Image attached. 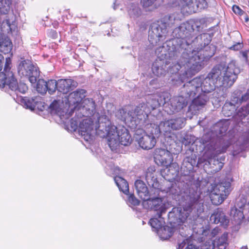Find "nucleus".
<instances>
[{"label":"nucleus","instance_id":"bf43d9fd","mask_svg":"<svg viewBox=\"0 0 249 249\" xmlns=\"http://www.w3.org/2000/svg\"><path fill=\"white\" fill-rule=\"evenodd\" d=\"M161 191L160 185H158L157 187H156L155 186L150 187V190H149V193L148 194V197H159Z\"/></svg>","mask_w":249,"mask_h":249},{"label":"nucleus","instance_id":"603ef678","mask_svg":"<svg viewBox=\"0 0 249 249\" xmlns=\"http://www.w3.org/2000/svg\"><path fill=\"white\" fill-rule=\"evenodd\" d=\"M236 116L240 120L245 118L249 114V104L241 107L238 109H236Z\"/></svg>","mask_w":249,"mask_h":249},{"label":"nucleus","instance_id":"7ed1b4c3","mask_svg":"<svg viewBox=\"0 0 249 249\" xmlns=\"http://www.w3.org/2000/svg\"><path fill=\"white\" fill-rule=\"evenodd\" d=\"M199 27L197 23L186 22L175 28L172 32L174 38L167 40L162 45L169 49L170 55L178 56L180 52L192 49L191 42L194 37L195 28Z\"/></svg>","mask_w":249,"mask_h":249},{"label":"nucleus","instance_id":"e433bc0d","mask_svg":"<svg viewBox=\"0 0 249 249\" xmlns=\"http://www.w3.org/2000/svg\"><path fill=\"white\" fill-rule=\"evenodd\" d=\"M176 231H178L177 227L164 225L160 230H158L157 233L161 239L164 240L170 238Z\"/></svg>","mask_w":249,"mask_h":249},{"label":"nucleus","instance_id":"20e7f679","mask_svg":"<svg viewBox=\"0 0 249 249\" xmlns=\"http://www.w3.org/2000/svg\"><path fill=\"white\" fill-rule=\"evenodd\" d=\"M229 128L227 121H220L215 124L211 131L205 133L200 140L206 151H213L217 148H227L230 144L227 131Z\"/></svg>","mask_w":249,"mask_h":249},{"label":"nucleus","instance_id":"e2e57ef3","mask_svg":"<svg viewBox=\"0 0 249 249\" xmlns=\"http://www.w3.org/2000/svg\"><path fill=\"white\" fill-rule=\"evenodd\" d=\"M182 144L185 145L184 148L185 151H186V150L188 149L189 148H193V147H192L190 146V144L191 143L193 144L194 143V139H192L190 136L189 135H186L182 140Z\"/></svg>","mask_w":249,"mask_h":249},{"label":"nucleus","instance_id":"f3484780","mask_svg":"<svg viewBox=\"0 0 249 249\" xmlns=\"http://www.w3.org/2000/svg\"><path fill=\"white\" fill-rule=\"evenodd\" d=\"M95 107V103L92 99H85L75 111L76 115L79 118H94L96 114Z\"/></svg>","mask_w":249,"mask_h":249},{"label":"nucleus","instance_id":"49530a36","mask_svg":"<svg viewBox=\"0 0 249 249\" xmlns=\"http://www.w3.org/2000/svg\"><path fill=\"white\" fill-rule=\"evenodd\" d=\"M128 13L131 18H136L142 14V11L138 4L132 3L128 7Z\"/></svg>","mask_w":249,"mask_h":249},{"label":"nucleus","instance_id":"a878e982","mask_svg":"<svg viewBox=\"0 0 249 249\" xmlns=\"http://www.w3.org/2000/svg\"><path fill=\"white\" fill-rule=\"evenodd\" d=\"M77 85L78 83L72 79H59L57 80V91L65 95L73 90Z\"/></svg>","mask_w":249,"mask_h":249},{"label":"nucleus","instance_id":"bb28decb","mask_svg":"<svg viewBox=\"0 0 249 249\" xmlns=\"http://www.w3.org/2000/svg\"><path fill=\"white\" fill-rule=\"evenodd\" d=\"M13 48V43L8 36L0 31V52L5 54H9L10 59L13 56L11 53Z\"/></svg>","mask_w":249,"mask_h":249},{"label":"nucleus","instance_id":"ddd939ff","mask_svg":"<svg viewBox=\"0 0 249 249\" xmlns=\"http://www.w3.org/2000/svg\"><path fill=\"white\" fill-rule=\"evenodd\" d=\"M150 113V109L144 103L139 104L133 112H130V116H132L130 121L132 125H135V128H136L138 124H142L149 122L148 117Z\"/></svg>","mask_w":249,"mask_h":249},{"label":"nucleus","instance_id":"c03bdc74","mask_svg":"<svg viewBox=\"0 0 249 249\" xmlns=\"http://www.w3.org/2000/svg\"><path fill=\"white\" fill-rule=\"evenodd\" d=\"M227 239L228 233L224 232L220 237L213 241V245L216 246L219 249H225L228 245Z\"/></svg>","mask_w":249,"mask_h":249},{"label":"nucleus","instance_id":"ea45409f","mask_svg":"<svg viewBox=\"0 0 249 249\" xmlns=\"http://www.w3.org/2000/svg\"><path fill=\"white\" fill-rule=\"evenodd\" d=\"M148 223L151 226L153 231L157 232L158 230H160L165 223L162 215L159 217L158 214H155L153 217L150 219Z\"/></svg>","mask_w":249,"mask_h":249},{"label":"nucleus","instance_id":"79ce46f5","mask_svg":"<svg viewBox=\"0 0 249 249\" xmlns=\"http://www.w3.org/2000/svg\"><path fill=\"white\" fill-rule=\"evenodd\" d=\"M114 180L120 191L124 194L129 193V185L125 179L120 176H116Z\"/></svg>","mask_w":249,"mask_h":249},{"label":"nucleus","instance_id":"6e6552de","mask_svg":"<svg viewBox=\"0 0 249 249\" xmlns=\"http://www.w3.org/2000/svg\"><path fill=\"white\" fill-rule=\"evenodd\" d=\"M166 47L162 45L155 50L157 58L153 63L151 70L153 74L158 77L164 76L167 73L168 63L167 54Z\"/></svg>","mask_w":249,"mask_h":249},{"label":"nucleus","instance_id":"c756f323","mask_svg":"<svg viewBox=\"0 0 249 249\" xmlns=\"http://www.w3.org/2000/svg\"><path fill=\"white\" fill-rule=\"evenodd\" d=\"M116 136L120 141L121 145L128 146L132 141L131 135L128 130L124 126L117 127Z\"/></svg>","mask_w":249,"mask_h":249},{"label":"nucleus","instance_id":"6e6d98bb","mask_svg":"<svg viewBox=\"0 0 249 249\" xmlns=\"http://www.w3.org/2000/svg\"><path fill=\"white\" fill-rule=\"evenodd\" d=\"M116 117L122 121H130L132 116H130V112L127 113L123 108L120 109L116 113Z\"/></svg>","mask_w":249,"mask_h":249},{"label":"nucleus","instance_id":"864d4df0","mask_svg":"<svg viewBox=\"0 0 249 249\" xmlns=\"http://www.w3.org/2000/svg\"><path fill=\"white\" fill-rule=\"evenodd\" d=\"M15 16L13 14H8V16H6V18L3 19L2 24L5 23L8 27V30L12 31L13 26H15Z\"/></svg>","mask_w":249,"mask_h":249},{"label":"nucleus","instance_id":"f03ea898","mask_svg":"<svg viewBox=\"0 0 249 249\" xmlns=\"http://www.w3.org/2000/svg\"><path fill=\"white\" fill-rule=\"evenodd\" d=\"M239 68L236 66L235 61H231L228 65L220 63L215 66L202 81L200 77H196L199 80V92L209 93L213 91L216 87H231L237 78L240 73Z\"/></svg>","mask_w":249,"mask_h":249},{"label":"nucleus","instance_id":"b1692460","mask_svg":"<svg viewBox=\"0 0 249 249\" xmlns=\"http://www.w3.org/2000/svg\"><path fill=\"white\" fill-rule=\"evenodd\" d=\"M167 50L166 54H167V59L168 63L169 64L167 65V72L173 74L178 72L180 69L183 68L182 63L181 62V56H178V58H174L170 55V52L169 49Z\"/></svg>","mask_w":249,"mask_h":249},{"label":"nucleus","instance_id":"5701e85b","mask_svg":"<svg viewBox=\"0 0 249 249\" xmlns=\"http://www.w3.org/2000/svg\"><path fill=\"white\" fill-rule=\"evenodd\" d=\"M142 125H144L145 132L152 137H154L155 139L159 138L160 136H164L163 126H161V122L160 124L155 123H144Z\"/></svg>","mask_w":249,"mask_h":249},{"label":"nucleus","instance_id":"9b49d317","mask_svg":"<svg viewBox=\"0 0 249 249\" xmlns=\"http://www.w3.org/2000/svg\"><path fill=\"white\" fill-rule=\"evenodd\" d=\"M184 158L180 167V174L182 176H189L195 171L197 167L196 152L193 148H189L183 153Z\"/></svg>","mask_w":249,"mask_h":249},{"label":"nucleus","instance_id":"1a4fd4ad","mask_svg":"<svg viewBox=\"0 0 249 249\" xmlns=\"http://www.w3.org/2000/svg\"><path fill=\"white\" fill-rule=\"evenodd\" d=\"M177 143L173 141L170 144L169 149L157 148L154 150L153 153L154 159L155 163L159 166H167L170 164L173 161V154H177V151L173 149H175V146Z\"/></svg>","mask_w":249,"mask_h":249},{"label":"nucleus","instance_id":"680f3d73","mask_svg":"<svg viewBox=\"0 0 249 249\" xmlns=\"http://www.w3.org/2000/svg\"><path fill=\"white\" fill-rule=\"evenodd\" d=\"M213 20L212 18L208 17L202 18L198 20H196V22L194 23H197L199 25V27L196 28L197 31H199L200 27V25H207L208 23L211 22Z\"/></svg>","mask_w":249,"mask_h":249},{"label":"nucleus","instance_id":"39448f33","mask_svg":"<svg viewBox=\"0 0 249 249\" xmlns=\"http://www.w3.org/2000/svg\"><path fill=\"white\" fill-rule=\"evenodd\" d=\"M4 62V57L0 54V71L2 69ZM11 64L12 60L10 57H6L3 71L0 72V89H3L5 91L7 90H10L16 93L18 92L25 93L28 90V86L21 82H18L17 78L11 71Z\"/></svg>","mask_w":249,"mask_h":249},{"label":"nucleus","instance_id":"412c9836","mask_svg":"<svg viewBox=\"0 0 249 249\" xmlns=\"http://www.w3.org/2000/svg\"><path fill=\"white\" fill-rule=\"evenodd\" d=\"M199 94L196 98H194L191 101V103L188 107V111L192 113L196 114L202 108L204 107L206 103L209 101V98L206 94L198 93Z\"/></svg>","mask_w":249,"mask_h":249},{"label":"nucleus","instance_id":"09e8293b","mask_svg":"<svg viewBox=\"0 0 249 249\" xmlns=\"http://www.w3.org/2000/svg\"><path fill=\"white\" fill-rule=\"evenodd\" d=\"M36 89L38 93L44 95L47 92V81L42 78H38L36 82Z\"/></svg>","mask_w":249,"mask_h":249},{"label":"nucleus","instance_id":"f257e3e1","mask_svg":"<svg viewBox=\"0 0 249 249\" xmlns=\"http://www.w3.org/2000/svg\"><path fill=\"white\" fill-rule=\"evenodd\" d=\"M169 196L178 201V206L173 207L168 213V222L172 226L177 227L178 233L184 237H188L190 230L188 220L190 213L200 205V194L198 187L179 180L172 183L167 190ZM190 223V222H189Z\"/></svg>","mask_w":249,"mask_h":249},{"label":"nucleus","instance_id":"4468645a","mask_svg":"<svg viewBox=\"0 0 249 249\" xmlns=\"http://www.w3.org/2000/svg\"><path fill=\"white\" fill-rule=\"evenodd\" d=\"M197 78H194L192 80L186 82L179 89V94L184 98L188 103L196 95L199 93V87L200 83Z\"/></svg>","mask_w":249,"mask_h":249},{"label":"nucleus","instance_id":"a18cd8bd","mask_svg":"<svg viewBox=\"0 0 249 249\" xmlns=\"http://www.w3.org/2000/svg\"><path fill=\"white\" fill-rule=\"evenodd\" d=\"M210 197L212 203L214 205H219L226 198V197L224 196L222 194L214 192L213 190L211 192Z\"/></svg>","mask_w":249,"mask_h":249},{"label":"nucleus","instance_id":"f704fd0d","mask_svg":"<svg viewBox=\"0 0 249 249\" xmlns=\"http://www.w3.org/2000/svg\"><path fill=\"white\" fill-rule=\"evenodd\" d=\"M135 187L139 197L143 201L148 196L149 190L144 181L137 179L135 182Z\"/></svg>","mask_w":249,"mask_h":249},{"label":"nucleus","instance_id":"3c124183","mask_svg":"<svg viewBox=\"0 0 249 249\" xmlns=\"http://www.w3.org/2000/svg\"><path fill=\"white\" fill-rule=\"evenodd\" d=\"M37 99V97H25L22 99V103L26 108L30 109L31 110H35V107Z\"/></svg>","mask_w":249,"mask_h":249},{"label":"nucleus","instance_id":"c85d7f7f","mask_svg":"<svg viewBox=\"0 0 249 249\" xmlns=\"http://www.w3.org/2000/svg\"><path fill=\"white\" fill-rule=\"evenodd\" d=\"M188 104L186 101H185L179 94L178 97H174L170 100V103L168 105V108L170 112L166 110L168 113L173 114L180 111L184 107Z\"/></svg>","mask_w":249,"mask_h":249},{"label":"nucleus","instance_id":"69168bd1","mask_svg":"<svg viewBox=\"0 0 249 249\" xmlns=\"http://www.w3.org/2000/svg\"><path fill=\"white\" fill-rule=\"evenodd\" d=\"M234 99L232 100L231 101L234 102L235 103L238 104V102L242 103L243 102H246L249 99V95L247 93H245L243 95L241 98L234 97Z\"/></svg>","mask_w":249,"mask_h":249},{"label":"nucleus","instance_id":"774afa93","mask_svg":"<svg viewBox=\"0 0 249 249\" xmlns=\"http://www.w3.org/2000/svg\"><path fill=\"white\" fill-rule=\"evenodd\" d=\"M233 12L235 14H238L240 16L244 15L245 12L242 10L238 6L236 5H233L232 7Z\"/></svg>","mask_w":249,"mask_h":249},{"label":"nucleus","instance_id":"4c0bfd02","mask_svg":"<svg viewBox=\"0 0 249 249\" xmlns=\"http://www.w3.org/2000/svg\"><path fill=\"white\" fill-rule=\"evenodd\" d=\"M231 183L230 181L223 180L216 184L213 190L218 193L222 194L227 197L231 192Z\"/></svg>","mask_w":249,"mask_h":249},{"label":"nucleus","instance_id":"f8f14e48","mask_svg":"<svg viewBox=\"0 0 249 249\" xmlns=\"http://www.w3.org/2000/svg\"><path fill=\"white\" fill-rule=\"evenodd\" d=\"M86 90L84 89H77L75 91L71 92L69 95H65V99L62 102H65L68 104L70 111L68 116H71L74 111L81 104V102L86 96Z\"/></svg>","mask_w":249,"mask_h":249},{"label":"nucleus","instance_id":"9d476101","mask_svg":"<svg viewBox=\"0 0 249 249\" xmlns=\"http://www.w3.org/2000/svg\"><path fill=\"white\" fill-rule=\"evenodd\" d=\"M165 23H153L148 32V40L153 46L162 44L167 34Z\"/></svg>","mask_w":249,"mask_h":249},{"label":"nucleus","instance_id":"7c9ffc66","mask_svg":"<svg viewBox=\"0 0 249 249\" xmlns=\"http://www.w3.org/2000/svg\"><path fill=\"white\" fill-rule=\"evenodd\" d=\"M117 127L116 126H112L111 130L109 131V133L107 135H105L106 137L107 138V143L111 150H115L117 149L118 147L121 145L120 141L117 136Z\"/></svg>","mask_w":249,"mask_h":249},{"label":"nucleus","instance_id":"de8ad7c7","mask_svg":"<svg viewBox=\"0 0 249 249\" xmlns=\"http://www.w3.org/2000/svg\"><path fill=\"white\" fill-rule=\"evenodd\" d=\"M208 162L210 165V168L212 169L211 172L214 173H216L221 170L224 165L223 162L214 158L210 159L208 160Z\"/></svg>","mask_w":249,"mask_h":249},{"label":"nucleus","instance_id":"a19ab883","mask_svg":"<svg viewBox=\"0 0 249 249\" xmlns=\"http://www.w3.org/2000/svg\"><path fill=\"white\" fill-rule=\"evenodd\" d=\"M219 231V229L217 227L211 230L210 225H207L205 227L202 226L200 231H197V233L205 236H208L209 238H213L217 235Z\"/></svg>","mask_w":249,"mask_h":249},{"label":"nucleus","instance_id":"aec40b11","mask_svg":"<svg viewBox=\"0 0 249 249\" xmlns=\"http://www.w3.org/2000/svg\"><path fill=\"white\" fill-rule=\"evenodd\" d=\"M210 220L212 223L219 224L224 228L228 227L230 222V219L225 212L219 208L213 211L210 217Z\"/></svg>","mask_w":249,"mask_h":249},{"label":"nucleus","instance_id":"0eeeda50","mask_svg":"<svg viewBox=\"0 0 249 249\" xmlns=\"http://www.w3.org/2000/svg\"><path fill=\"white\" fill-rule=\"evenodd\" d=\"M18 72L21 77L27 78L31 84H36L40 76V70L36 63L30 59L21 58L18 61Z\"/></svg>","mask_w":249,"mask_h":249},{"label":"nucleus","instance_id":"393cba45","mask_svg":"<svg viewBox=\"0 0 249 249\" xmlns=\"http://www.w3.org/2000/svg\"><path fill=\"white\" fill-rule=\"evenodd\" d=\"M182 3L183 7L188 8L190 13L200 11L208 6L206 0H185Z\"/></svg>","mask_w":249,"mask_h":249},{"label":"nucleus","instance_id":"37998d69","mask_svg":"<svg viewBox=\"0 0 249 249\" xmlns=\"http://www.w3.org/2000/svg\"><path fill=\"white\" fill-rule=\"evenodd\" d=\"M231 219L234 221L236 224H240L244 218V215L242 211L238 209L236 207H233L231 208L230 211Z\"/></svg>","mask_w":249,"mask_h":249},{"label":"nucleus","instance_id":"0e129e2a","mask_svg":"<svg viewBox=\"0 0 249 249\" xmlns=\"http://www.w3.org/2000/svg\"><path fill=\"white\" fill-rule=\"evenodd\" d=\"M144 134H145V130H143L142 129L137 128L135 130L134 139L137 142L138 141V138L143 137Z\"/></svg>","mask_w":249,"mask_h":249},{"label":"nucleus","instance_id":"4d7b16f0","mask_svg":"<svg viewBox=\"0 0 249 249\" xmlns=\"http://www.w3.org/2000/svg\"><path fill=\"white\" fill-rule=\"evenodd\" d=\"M82 118L78 117L76 114L75 115L74 117L71 118L70 120V124L69 126V129L71 131H75L76 129L78 130V124H79L80 121V119Z\"/></svg>","mask_w":249,"mask_h":249},{"label":"nucleus","instance_id":"58836bf2","mask_svg":"<svg viewBox=\"0 0 249 249\" xmlns=\"http://www.w3.org/2000/svg\"><path fill=\"white\" fill-rule=\"evenodd\" d=\"M155 167L150 166L146 172L145 179L149 187L155 186L157 187L158 185H160L157 178L155 176Z\"/></svg>","mask_w":249,"mask_h":249},{"label":"nucleus","instance_id":"72a5a7b5","mask_svg":"<svg viewBox=\"0 0 249 249\" xmlns=\"http://www.w3.org/2000/svg\"><path fill=\"white\" fill-rule=\"evenodd\" d=\"M95 117H90L83 119L80 121L78 125V132L81 135H85L86 133L89 134L92 129L93 123Z\"/></svg>","mask_w":249,"mask_h":249},{"label":"nucleus","instance_id":"cd10ccee","mask_svg":"<svg viewBox=\"0 0 249 249\" xmlns=\"http://www.w3.org/2000/svg\"><path fill=\"white\" fill-rule=\"evenodd\" d=\"M165 166L166 167L161 171V175L165 180L172 182L179 174L178 166L177 163H171Z\"/></svg>","mask_w":249,"mask_h":249},{"label":"nucleus","instance_id":"6ab92c4d","mask_svg":"<svg viewBox=\"0 0 249 249\" xmlns=\"http://www.w3.org/2000/svg\"><path fill=\"white\" fill-rule=\"evenodd\" d=\"M216 47L211 44L197 50L192 49V53L196 55L198 59L200 61H207L213 56L215 53Z\"/></svg>","mask_w":249,"mask_h":249},{"label":"nucleus","instance_id":"4be33fe9","mask_svg":"<svg viewBox=\"0 0 249 249\" xmlns=\"http://www.w3.org/2000/svg\"><path fill=\"white\" fill-rule=\"evenodd\" d=\"M213 35L209 33H203L192 38L191 42L192 49L197 50L205 46L210 45Z\"/></svg>","mask_w":249,"mask_h":249},{"label":"nucleus","instance_id":"338daca9","mask_svg":"<svg viewBox=\"0 0 249 249\" xmlns=\"http://www.w3.org/2000/svg\"><path fill=\"white\" fill-rule=\"evenodd\" d=\"M243 47V44L242 42H236L231 46L229 48L231 50L233 51H239L241 50Z\"/></svg>","mask_w":249,"mask_h":249},{"label":"nucleus","instance_id":"2eb2a0df","mask_svg":"<svg viewBox=\"0 0 249 249\" xmlns=\"http://www.w3.org/2000/svg\"><path fill=\"white\" fill-rule=\"evenodd\" d=\"M142 204L144 209L157 212L156 214H158L159 217L165 213L167 209L165 204L163 202L162 198L160 197L148 196L142 201Z\"/></svg>","mask_w":249,"mask_h":249},{"label":"nucleus","instance_id":"13d9d810","mask_svg":"<svg viewBox=\"0 0 249 249\" xmlns=\"http://www.w3.org/2000/svg\"><path fill=\"white\" fill-rule=\"evenodd\" d=\"M127 196V203L129 205H132L136 206L139 205L140 203V200H139L134 195V194H130L129 193L127 194H125Z\"/></svg>","mask_w":249,"mask_h":249},{"label":"nucleus","instance_id":"a211bd4d","mask_svg":"<svg viewBox=\"0 0 249 249\" xmlns=\"http://www.w3.org/2000/svg\"><path fill=\"white\" fill-rule=\"evenodd\" d=\"M186 120L183 117L173 118L164 122H161V126H163L164 137H171L172 130H178L182 128L185 125Z\"/></svg>","mask_w":249,"mask_h":249},{"label":"nucleus","instance_id":"2f4dec72","mask_svg":"<svg viewBox=\"0 0 249 249\" xmlns=\"http://www.w3.org/2000/svg\"><path fill=\"white\" fill-rule=\"evenodd\" d=\"M137 142L142 148L149 150L152 149L155 145L157 140L155 139L154 137H152L145 133L143 137L138 138V141Z\"/></svg>","mask_w":249,"mask_h":249},{"label":"nucleus","instance_id":"052dcab7","mask_svg":"<svg viewBox=\"0 0 249 249\" xmlns=\"http://www.w3.org/2000/svg\"><path fill=\"white\" fill-rule=\"evenodd\" d=\"M37 109L39 111H44L46 110L48 111V105L45 102L40 101V99L37 97V99L36 102L35 110Z\"/></svg>","mask_w":249,"mask_h":249},{"label":"nucleus","instance_id":"8fccbe9b","mask_svg":"<svg viewBox=\"0 0 249 249\" xmlns=\"http://www.w3.org/2000/svg\"><path fill=\"white\" fill-rule=\"evenodd\" d=\"M234 102H231L229 103H226L222 107V112L226 116H231L234 113L235 109V105Z\"/></svg>","mask_w":249,"mask_h":249},{"label":"nucleus","instance_id":"5fc2aeb1","mask_svg":"<svg viewBox=\"0 0 249 249\" xmlns=\"http://www.w3.org/2000/svg\"><path fill=\"white\" fill-rule=\"evenodd\" d=\"M47 91L51 94H53L55 91H57V80L55 79H49L47 81Z\"/></svg>","mask_w":249,"mask_h":249},{"label":"nucleus","instance_id":"473e14b6","mask_svg":"<svg viewBox=\"0 0 249 249\" xmlns=\"http://www.w3.org/2000/svg\"><path fill=\"white\" fill-rule=\"evenodd\" d=\"M165 103L164 98L163 100L161 97H159L156 95H151L147 97L146 103H145V105H146L151 112V110L161 106V105H163Z\"/></svg>","mask_w":249,"mask_h":249},{"label":"nucleus","instance_id":"423d86ee","mask_svg":"<svg viewBox=\"0 0 249 249\" xmlns=\"http://www.w3.org/2000/svg\"><path fill=\"white\" fill-rule=\"evenodd\" d=\"M192 49L187 51H183L180 52V54L171 57L178 58L181 56V62L182 63L184 72L187 76H191L199 71L204 65L203 61L198 59L196 55L192 53Z\"/></svg>","mask_w":249,"mask_h":249},{"label":"nucleus","instance_id":"dca6fc26","mask_svg":"<svg viewBox=\"0 0 249 249\" xmlns=\"http://www.w3.org/2000/svg\"><path fill=\"white\" fill-rule=\"evenodd\" d=\"M94 117H97L96 121V133L101 138H104L111 130L112 126H115L112 124L107 116L106 115H100L97 113Z\"/></svg>","mask_w":249,"mask_h":249},{"label":"nucleus","instance_id":"c9c22d12","mask_svg":"<svg viewBox=\"0 0 249 249\" xmlns=\"http://www.w3.org/2000/svg\"><path fill=\"white\" fill-rule=\"evenodd\" d=\"M48 112H50L52 115H56L59 117L64 116L65 115L69 117L67 111H64L61 107L60 105V100H54L48 106Z\"/></svg>","mask_w":249,"mask_h":249}]
</instances>
